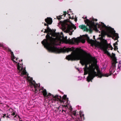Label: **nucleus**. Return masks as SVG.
<instances>
[{
    "instance_id": "obj_21",
    "label": "nucleus",
    "mask_w": 121,
    "mask_h": 121,
    "mask_svg": "<svg viewBox=\"0 0 121 121\" xmlns=\"http://www.w3.org/2000/svg\"><path fill=\"white\" fill-rule=\"evenodd\" d=\"M95 20L96 21H97V20L96 19H95Z\"/></svg>"
},
{
    "instance_id": "obj_18",
    "label": "nucleus",
    "mask_w": 121,
    "mask_h": 121,
    "mask_svg": "<svg viewBox=\"0 0 121 121\" xmlns=\"http://www.w3.org/2000/svg\"><path fill=\"white\" fill-rule=\"evenodd\" d=\"M64 17H65V16L67 14V13L66 12H64Z\"/></svg>"
},
{
    "instance_id": "obj_26",
    "label": "nucleus",
    "mask_w": 121,
    "mask_h": 121,
    "mask_svg": "<svg viewBox=\"0 0 121 121\" xmlns=\"http://www.w3.org/2000/svg\"><path fill=\"white\" fill-rule=\"evenodd\" d=\"M82 116H83L84 115H83V114H82Z\"/></svg>"
},
{
    "instance_id": "obj_22",
    "label": "nucleus",
    "mask_w": 121,
    "mask_h": 121,
    "mask_svg": "<svg viewBox=\"0 0 121 121\" xmlns=\"http://www.w3.org/2000/svg\"><path fill=\"white\" fill-rule=\"evenodd\" d=\"M44 25H45V26H46L47 25V24H46V23H45V24H44Z\"/></svg>"
},
{
    "instance_id": "obj_23",
    "label": "nucleus",
    "mask_w": 121,
    "mask_h": 121,
    "mask_svg": "<svg viewBox=\"0 0 121 121\" xmlns=\"http://www.w3.org/2000/svg\"><path fill=\"white\" fill-rule=\"evenodd\" d=\"M57 18L59 20V19H60V18Z\"/></svg>"
},
{
    "instance_id": "obj_11",
    "label": "nucleus",
    "mask_w": 121,
    "mask_h": 121,
    "mask_svg": "<svg viewBox=\"0 0 121 121\" xmlns=\"http://www.w3.org/2000/svg\"><path fill=\"white\" fill-rule=\"evenodd\" d=\"M80 28L81 29H83L84 31H87L88 30V29L83 25H81V26Z\"/></svg>"
},
{
    "instance_id": "obj_13",
    "label": "nucleus",
    "mask_w": 121,
    "mask_h": 121,
    "mask_svg": "<svg viewBox=\"0 0 121 121\" xmlns=\"http://www.w3.org/2000/svg\"><path fill=\"white\" fill-rule=\"evenodd\" d=\"M118 68L117 69V71H119L120 68V67H121V61H120L119 62V63H118Z\"/></svg>"
},
{
    "instance_id": "obj_28",
    "label": "nucleus",
    "mask_w": 121,
    "mask_h": 121,
    "mask_svg": "<svg viewBox=\"0 0 121 121\" xmlns=\"http://www.w3.org/2000/svg\"><path fill=\"white\" fill-rule=\"evenodd\" d=\"M66 37V38H67V37Z\"/></svg>"
},
{
    "instance_id": "obj_6",
    "label": "nucleus",
    "mask_w": 121,
    "mask_h": 121,
    "mask_svg": "<svg viewBox=\"0 0 121 121\" xmlns=\"http://www.w3.org/2000/svg\"><path fill=\"white\" fill-rule=\"evenodd\" d=\"M94 20L95 19L93 18L92 19H90V20L86 19L85 21L89 29H91L94 28H95L97 32H99V30L97 29V24L96 25L95 24L94 22ZM99 32H100V31H99Z\"/></svg>"
},
{
    "instance_id": "obj_1",
    "label": "nucleus",
    "mask_w": 121,
    "mask_h": 121,
    "mask_svg": "<svg viewBox=\"0 0 121 121\" xmlns=\"http://www.w3.org/2000/svg\"><path fill=\"white\" fill-rule=\"evenodd\" d=\"M17 66V72L19 75L26 79L29 82L30 90L35 91L36 93H38L39 94H43L45 97V100L47 102L50 104L58 101L61 104L62 108L59 106L58 108V111L60 114L62 113H68L69 109L71 111L72 110V108L69 105V102L68 98H66V95H64L63 98L60 96L56 95L54 96L49 93L48 94L46 90L43 87L40 88L39 84H36L34 81H33L32 78H30L28 76V74L26 71L25 67L24 66L22 63H14Z\"/></svg>"
},
{
    "instance_id": "obj_20",
    "label": "nucleus",
    "mask_w": 121,
    "mask_h": 121,
    "mask_svg": "<svg viewBox=\"0 0 121 121\" xmlns=\"http://www.w3.org/2000/svg\"><path fill=\"white\" fill-rule=\"evenodd\" d=\"M77 69L78 70V71L79 72V69H78V68H77Z\"/></svg>"
},
{
    "instance_id": "obj_27",
    "label": "nucleus",
    "mask_w": 121,
    "mask_h": 121,
    "mask_svg": "<svg viewBox=\"0 0 121 121\" xmlns=\"http://www.w3.org/2000/svg\"><path fill=\"white\" fill-rule=\"evenodd\" d=\"M41 31H43V30H42Z\"/></svg>"
},
{
    "instance_id": "obj_25",
    "label": "nucleus",
    "mask_w": 121,
    "mask_h": 121,
    "mask_svg": "<svg viewBox=\"0 0 121 121\" xmlns=\"http://www.w3.org/2000/svg\"><path fill=\"white\" fill-rule=\"evenodd\" d=\"M62 16H61V18H62Z\"/></svg>"
},
{
    "instance_id": "obj_16",
    "label": "nucleus",
    "mask_w": 121,
    "mask_h": 121,
    "mask_svg": "<svg viewBox=\"0 0 121 121\" xmlns=\"http://www.w3.org/2000/svg\"><path fill=\"white\" fill-rule=\"evenodd\" d=\"M12 115L13 116H14L15 115V116L16 115H15V113L13 112V113L12 114Z\"/></svg>"
},
{
    "instance_id": "obj_4",
    "label": "nucleus",
    "mask_w": 121,
    "mask_h": 121,
    "mask_svg": "<svg viewBox=\"0 0 121 121\" xmlns=\"http://www.w3.org/2000/svg\"><path fill=\"white\" fill-rule=\"evenodd\" d=\"M89 38L87 35H83L81 38H73L72 39H69L68 40L66 39L65 40V43H66L74 44L76 43H78L80 42H81L82 43H84L85 42L86 39H88Z\"/></svg>"
},
{
    "instance_id": "obj_8",
    "label": "nucleus",
    "mask_w": 121,
    "mask_h": 121,
    "mask_svg": "<svg viewBox=\"0 0 121 121\" xmlns=\"http://www.w3.org/2000/svg\"><path fill=\"white\" fill-rule=\"evenodd\" d=\"M64 28L65 29V32L66 33H68L70 35H72L73 31V29H76V27L73 25L70 26L67 25L64 26Z\"/></svg>"
},
{
    "instance_id": "obj_15",
    "label": "nucleus",
    "mask_w": 121,
    "mask_h": 121,
    "mask_svg": "<svg viewBox=\"0 0 121 121\" xmlns=\"http://www.w3.org/2000/svg\"><path fill=\"white\" fill-rule=\"evenodd\" d=\"M118 40H117V42H116L115 43H114L113 44V46H115V47H117V46H116V45H117V41H118Z\"/></svg>"
},
{
    "instance_id": "obj_2",
    "label": "nucleus",
    "mask_w": 121,
    "mask_h": 121,
    "mask_svg": "<svg viewBox=\"0 0 121 121\" xmlns=\"http://www.w3.org/2000/svg\"><path fill=\"white\" fill-rule=\"evenodd\" d=\"M72 51L71 54L66 57V59L68 60H79L80 63L82 65H85L83 68L84 71V75L88 74L87 80L89 82L95 76H98L99 78L102 76L108 77L113 73L116 70V64L117 63V59L115 57V54L112 53V65L110 69V74H103L100 72L97 71V73L95 70V69H97L98 66L95 62L90 57L84 56L79 53L75 51L73 48H66V52H67Z\"/></svg>"
},
{
    "instance_id": "obj_9",
    "label": "nucleus",
    "mask_w": 121,
    "mask_h": 121,
    "mask_svg": "<svg viewBox=\"0 0 121 121\" xmlns=\"http://www.w3.org/2000/svg\"><path fill=\"white\" fill-rule=\"evenodd\" d=\"M72 117L75 121H81V115H77L75 111L73 112Z\"/></svg>"
},
{
    "instance_id": "obj_24",
    "label": "nucleus",
    "mask_w": 121,
    "mask_h": 121,
    "mask_svg": "<svg viewBox=\"0 0 121 121\" xmlns=\"http://www.w3.org/2000/svg\"><path fill=\"white\" fill-rule=\"evenodd\" d=\"M86 17H86L85 18V19H86Z\"/></svg>"
},
{
    "instance_id": "obj_10",
    "label": "nucleus",
    "mask_w": 121,
    "mask_h": 121,
    "mask_svg": "<svg viewBox=\"0 0 121 121\" xmlns=\"http://www.w3.org/2000/svg\"><path fill=\"white\" fill-rule=\"evenodd\" d=\"M45 20L46 22L48 24H51L52 23V19L50 17H47V18L45 19Z\"/></svg>"
},
{
    "instance_id": "obj_5",
    "label": "nucleus",
    "mask_w": 121,
    "mask_h": 121,
    "mask_svg": "<svg viewBox=\"0 0 121 121\" xmlns=\"http://www.w3.org/2000/svg\"><path fill=\"white\" fill-rule=\"evenodd\" d=\"M102 27L108 33V36L111 37H115V39L117 40L119 38L118 34L115 33V31L114 29L110 27H108L103 24Z\"/></svg>"
},
{
    "instance_id": "obj_7",
    "label": "nucleus",
    "mask_w": 121,
    "mask_h": 121,
    "mask_svg": "<svg viewBox=\"0 0 121 121\" xmlns=\"http://www.w3.org/2000/svg\"><path fill=\"white\" fill-rule=\"evenodd\" d=\"M104 43L105 44L102 47V49L104 51L105 53L108 56H110L109 52L107 50L110 49L111 50H112L113 48L110 44L108 43L106 40L105 41Z\"/></svg>"
},
{
    "instance_id": "obj_12",
    "label": "nucleus",
    "mask_w": 121,
    "mask_h": 121,
    "mask_svg": "<svg viewBox=\"0 0 121 121\" xmlns=\"http://www.w3.org/2000/svg\"><path fill=\"white\" fill-rule=\"evenodd\" d=\"M0 47H2L4 49H5L6 48L5 47V45L2 43H0Z\"/></svg>"
},
{
    "instance_id": "obj_17",
    "label": "nucleus",
    "mask_w": 121,
    "mask_h": 121,
    "mask_svg": "<svg viewBox=\"0 0 121 121\" xmlns=\"http://www.w3.org/2000/svg\"><path fill=\"white\" fill-rule=\"evenodd\" d=\"M114 49L115 50H116V49H117H117H118V48L117 47H117H115V46H114Z\"/></svg>"
},
{
    "instance_id": "obj_14",
    "label": "nucleus",
    "mask_w": 121,
    "mask_h": 121,
    "mask_svg": "<svg viewBox=\"0 0 121 121\" xmlns=\"http://www.w3.org/2000/svg\"><path fill=\"white\" fill-rule=\"evenodd\" d=\"M101 34L103 36L104 35L105 33V30H101Z\"/></svg>"
},
{
    "instance_id": "obj_19",
    "label": "nucleus",
    "mask_w": 121,
    "mask_h": 121,
    "mask_svg": "<svg viewBox=\"0 0 121 121\" xmlns=\"http://www.w3.org/2000/svg\"><path fill=\"white\" fill-rule=\"evenodd\" d=\"M70 10V9H69V10H68V11H67V12H68L67 14H68L69 15H70V14H69V12H70L69 10Z\"/></svg>"
},
{
    "instance_id": "obj_3",
    "label": "nucleus",
    "mask_w": 121,
    "mask_h": 121,
    "mask_svg": "<svg viewBox=\"0 0 121 121\" xmlns=\"http://www.w3.org/2000/svg\"><path fill=\"white\" fill-rule=\"evenodd\" d=\"M44 32L48 33L46 36V39H44L41 42L44 47L50 52L60 53L62 52V49H59L57 46L63 42L64 38L63 33H61V36L59 34L58 36L48 26L47 29H45Z\"/></svg>"
}]
</instances>
